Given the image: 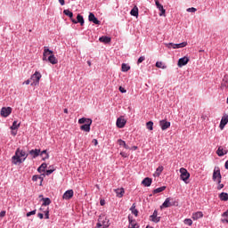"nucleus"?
Listing matches in <instances>:
<instances>
[{"label": "nucleus", "instance_id": "obj_47", "mask_svg": "<svg viewBox=\"0 0 228 228\" xmlns=\"http://www.w3.org/2000/svg\"><path fill=\"white\" fill-rule=\"evenodd\" d=\"M45 220H49V208L44 211Z\"/></svg>", "mask_w": 228, "mask_h": 228}, {"label": "nucleus", "instance_id": "obj_44", "mask_svg": "<svg viewBox=\"0 0 228 228\" xmlns=\"http://www.w3.org/2000/svg\"><path fill=\"white\" fill-rule=\"evenodd\" d=\"M165 45L167 49H175V44L174 43H167Z\"/></svg>", "mask_w": 228, "mask_h": 228}, {"label": "nucleus", "instance_id": "obj_57", "mask_svg": "<svg viewBox=\"0 0 228 228\" xmlns=\"http://www.w3.org/2000/svg\"><path fill=\"white\" fill-rule=\"evenodd\" d=\"M105 204H106V200H100V205L101 206H105Z\"/></svg>", "mask_w": 228, "mask_h": 228}, {"label": "nucleus", "instance_id": "obj_45", "mask_svg": "<svg viewBox=\"0 0 228 228\" xmlns=\"http://www.w3.org/2000/svg\"><path fill=\"white\" fill-rule=\"evenodd\" d=\"M163 166H159L157 170H156V174L157 175H161V172H163Z\"/></svg>", "mask_w": 228, "mask_h": 228}, {"label": "nucleus", "instance_id": "obj_7", "mask_svg": "<svg viewBox=\"0 0 228 228\" xmlns=\"http://www.w3.org/2000/svg\"><path fill=\"white\" fill-rule=\"evenodd\" d=\"M53 52L49 49V47L45 46L44 47V53H43V61H47V57L48 56H53Z\"/></svg>", "mask_w": 228, "mask_h": 228}, {"label": "nucleus", "instance_id": "obj_16", "mask_svg": "<svg viewBox=\"0 0 228 228\" xmlns=\"http://www.w3.org/2000/svg\"><path fill=\"white\" fill-rule=\"evenodd\" d=\"M128 222H129L128 228H138V227H140L138 225V223H136V220L133 219V217H131V216H128Z\"/></svg>", "mask_w": 228, "mask_h": 228}, {"label": "nucleus", "instance_id": "obj_22", "mask_svg": "<svg viewBox=\"0 0 228 228\" xmlns=\"http://www.w3.org/2000/svg\"><path fill=\"white\" fill-rule=\"evenodd\" d=\"M142 184H143V186H146L147 188H149V186H151V184H152V178H149L146 177L142 181Z\"/></svg>", "mask_w": 228, "mask_h": 228}, {"label": "nucleus", "instance_id": "obj_46", "mask_svg": "<svg viewBox=\"0 0 228 228\" xmlns=\"http://www.w3.org/2000/svg\"><path fill=\"white\" fill-rule=\"evenodd\" d=\"M187 12L189 13H195V12H197V8H194V7L188 8Z\"/></svg>", "mask_w": 228, "mask_h": 228}, {"label": "nucleus", "instance_id": "obj_37", "mask_svg": "<svg viewBox=\"0 0 228 228\" xmlns=\"http://www.w3.org/2000/svg\"><path fill=\"white\" fill-rule=\"evenodd\" d=\"M45 154V157H43L42 160L45 161V159H49V153L47 152V150H44L43 151H40L39 156H44Z\"/></svg>", "mask_w": 228, "mask_h": 228}, {"label": "nucleus", "instance_id": "obj_23", "mask_svg": "<svg viewBox=\"0 0 228 228\" xmlns=\"http://www.w3.org/2000/svg\"><path fill=\"white\" fill-rule=\"evenodd\" d=\"M115 193L118 199H122L124 197V193H126V191H124V188L116 189Z\"/></svg>", "mask_w": 228, "mask_h": 228}, {"label": "nucleus", "instance_id": "obj_60", "mask_svg": "<svg viewBox=\"0 0 228 228\" xmlns=\"http://www.w3.org/2000/svg\"><path fill=\"white\" fill-rule=\"evenodd\" d=\"M31 83V80L28 79L25 82H23V85H29Z\"/></svg>", "mask_w": 228, "mask_h": 228}, {"label": "nucleus", "instance_id": "obj_11", "mask_svg": "<svg viewBox=\"0 0 228 228\" xmlns=\"http://www.w3.org/2000/svg\"><path fill=\"white\" fill-rule=\"evenodd\" d=\"M90 126H92V119H88L87 123H85L80 126V129L86 133H90Z\"/></svg>", "mask_w": 228, "mask_h": 228}, {"label": "nucleus", "instance_id": "obj_21", "mask_svg": "<svg viewBox=\"0 0 228 228\" xmlns=\"http://www.w3.org/2000/svg\"><path fill=\"white\" fill-rule=\"evenodd\" d=\"M228 124V116H224L221 119V122H220V125H219V127L221 129H224V127H225V126H227Z\"/></svg>", "mask_w": 228, "mask_h": 228}, {"label": "nucleus", "instance_id": "obj_41", "mask_svg": "<svg viewBox=\"0 0 228 228\" xmlns=\"http://www.w3.org/2000/svg\"><path fill=\"white\" fill-rule=\"evenodd\" d=\"M154 123L152 121H149L146 123V127L149 129V131H152L154 129L153 127Z\"/></svg>", "mask_w": 228, "mask_h": 228}, {"label": "nucleus", "instance_id": "obj_31", "mask_svg": "<svg viewBox=\"0 0 228 228\" xmlns=\"http://www.w3.org/2000/svg\"><path fill=\"white\" fill-rule=\"evenodd\" d=\"M38 179H40L39 186H42V183H44V178L38 175H35L32 176V181H34V182L38 181Z\"/></svg>", "mask_w": 228, "mask_h": 228}, {"label": "nucleus", "instance_id": "obj_39", "mask_svg": "<svg viewBox=\"0 0 228 228\" xmlns=\"http://www.w3.org/2000/svg\"><path fill=\"white\" fill-rule=\"evenodd\" d=\"M19 127H20V123L13 121L12 126H11L12 131H15L16 129H19Z\"/></svg>", "mask_w": 228, "mask_h": 228}, {"label": "nucleus", "instance_id": "obj_15", "mask_svg": "<svg viewBox=\"0 0 228 228\" xmlns=\"http://www.w3.org/2000/svg\"><path fill=\"white\" fill-rule=\"evenodd\" d=\"M88 20L89 22H94V24H101V21L95 17L94 12H89Z\"/></svg>", "mask_w": 228, "mask_h": 228}, {"label": "nucleus", "instance_id": "obj_51", "mask_svg": "<svg viewBox=\"0 0 228 228\" xmlns=\"http://www.w3.org/2000/svg\"><path fill=\"white\" fill-rule=\"evenodd\" d=\"M53 172H54V169H48L45 171V175H51V174H53Z\"/></svg>", "mask_w": 228, "mask_h": 228}, {"label": "nucleus", "instance_id": "obj_5", "mask_svg": "<svg viewBox=\"0 0 228 228\" xmlns=\"http://www.w3.org/2000/svg\"><path fill=\"white\" fill-rule=\"evenodd\" d=\"M180 179L185 183V184H188V179H190V174L188 173V170L184 167L180 168Z\"/></svg>", "mask_w": 228, "mask_h": 228}, {"label": "nucleus", "instance_id": "obj_26", "mask_svg": "<svg viewBox=\"0 0 228 228\" xmlns=\"http://www.w3.org/2000/svg\"><path fill=\"white\" fill-rule=\"evenodd\" d=\"M118 145H119L120 147H124V149H126V150L131 149V148H129V145H127V144L126 143V141H124V140H122V139H118Z\"/></svg>", "mask_w": 228, "mask_h": 228}, {"label": "nucleus", "instance_id": "obj_48", "mask_svg": "<svg viewBox=\"0 0 228 228\" xmlns=\"http://www.w3.org/2000/svg\"><path fill=\"white\" fill-rule=\"evenodd\" d=\"M184 224H185L186 225H192L193 221H191V219H185V220H184Z\"/></svg>", "mask_w": 228, "mask_h": 228}, {"label": "nucleus", "instance_id": "obj_25", "mask_svg": "<svg viewBox=\"0 0 228 228\" xmlns=\"http://www.w3.org/2000/svg\"><path fill=\"white\" fill-rule=\"evenodd\" d=\"M155 4L157 6V8H159V12H161V13L159 14L160 17L165 15V9L163 8V5L161 4H159V1H156Z\"/></svg>", "mask_w": 228, "mask_h": 228}, {"label": "nucleus", "instance_id": "obj_10", "mask_svg": "<svg viewBox=\"0 0 228 228\" xmlns=\"http://www.w3.org/2000/svg\"><path fill=\"white\" fill-rule=\"evenodd\" d=\"M74 197V191L73 190H68L64 192L62 195V199L64 200H70Z\"/></svg>", "mask_w": 228, "mask_h": 228}, {"label": "nucleus", "instance_id": "obj_9", "mask_svg": "<svg viewBox=\"0 0 228 228\" xmlns=\"http://www.w3.org/2000/svg\"><path fill=\"white\" fill-rule=\"evenodd\" d=\"M126 124H127V120L122 118H117L116 125H117V127H118L119 129L126 127Z\"/></svg>", "mask_w": 228, "mask_h": 228}, {"label": "nucleus", "instance_id": "obj_14", "mask_svg": "<svg viewBox=\"0 0 228 228\" xmlns=\"http://www.w3.org/2000/svg\"><path fill=\"white\" fill-rule=\"evenodd\" d=\"M188 61H190V59L186 56L183 57V58H180L178 60V67H184V65H188Z\"/></svg>", "mask_w": 228, "mask_h": 228}, {"label": "nucleus", "instance_id": "obj_58", "mask_svg": "<svg viewBox=\"0 0 228 228\" xmlns=\"http://www.w3.org/2000/svg\"><path fill=\"white\" fill-rule=\"evenodd\" d=\"M6 215V211H1L0 212V217L3 218Z\"/></svg>", "mask_w": 228, "mask_h": 228}, {"label": "nucleus", "instance_id": "obj_27", "mask_svg": "<svg viewBox=\"0 0 228 228\" xmlns=\"http://www.w3.org/2000/svg\"><path fill=\"white\" fill-rule=\"evenodd\" d=\"M220 200H223L224 202H227L228 200V193L227 192H221L219 194Z\"/></svg>", "mask_w": 228, "mask_h": 228}, {"label": "nucleus", "instance_id": "obj_64", "mask_svg": "<svg viewBox=\"0 0 228 228\" xmlns=\"http://www.w3.org/2000/svg\"><path fill=\"white\" fill-rule=\"evenodd\" d=\"M146 228H154V227L148 225V226H146Z\"/></svg>", "mask_w": 228, "mask_h": 228}, {"label": "nucleus", "instance_id": "obj_35", "mask_svg": "<svg viewBox=\"0 0 228 228\" xmlns=\"http://www.w3.org/2000/svg\"><path fill=\"white\" fill-rule=\"evenodd\" d=\"M42 200H43L42 208H44V206H50L51 205V199L42 198Z\"/></svg>", "mask_w": 228, "mask_h": 228}, {"label": "nucleus", "instance_id": "obj_43", "mask_svg": "<svg viewBox=\"0 0 228 228\" xmlns=\"http://www.w3.org/2000/svg\"><path fill=\"white\" fill-rule=\"evenodd\" d=\"M156 67H157L158 69H167V66L164 65L163 62H161V61H157V62H156Z\"/></svg>", "mask_w": 228, "mask_h": 228}, {"label": "nucleus", "instance_id": "obj_49", "mask_svg": "<svg viewBox=\"0 0 228 228\" xmlns=\"http://www.w3.org/2000/svg\"><path fill=\"white\" fill-rule=\"evenodd\" d=\"M142 61H145V56L139 57L137 61L138 65H140V63H142Z\"/></svg>", "mask_w": 228, "mask_h": 228}, {"label": "nucleus", "instance_id": "obj_6", "mask_svg": "<svg viewBox=\"0 0 228 228\" xmlns=\"http://www.w3.org/2000/svg\"><path fill=\"white\" fill-rule=\"evenodd\" d=\"M0 115L4 117V118L10 117V115H12V107H3L0 110Z\"/></svg>", "mask_w": 228, "mask_h": 228}, {"label": "nucleus", "instance_id": "obj_29", "mask_svg": "<svg viewBox=\"0 0 228 228\" xmlns=\"http://www.w3.org/2000/svg\"><path fill=\"white\" fill-rule=\"evenodd\" d=\"M130 211L132 215H134V216H138V209H136V203H134L132 207L130 208Z\"/></svg>", "mask_w": 228, "mask_h": 228}, {"label": "nucleus", "instance_id": "obj_4", "mask_svg": "<svg viewBox=\"0 0 228 228\" xmlns=\"http://www.w3.org/2000/svg\"><path fill=\"white\" fill-rule=\"evenodd\" d=\"M212 179L213 181L217 183V184H220V183H222V174L220 173V167H216L214 168Z\"/></svg>", "mask_w": 228, "mask_h": 228}, {"label": "nucleus", "instance_id": "obj_38", "mask_svg": "<svg viewBox=\"0 0 228 228\" xmlns=\"http://www.w3.org/2000/svg\"><path fill=\"white\" fill-rule=\"evenodd\" d=\"M130 14H131L133 17H138V7H137V6H134V7L131 10Z\"/></svg>", "mask_w": 228, "mask_h": 228}, {"label": "nucleus", "instance_id": "obj_40", "mask_svg": "<svg viewBox=\"0 0 228 228\" xmlns=\"http://www.w3.org/2000/svg\"><path fill=\"white\" fill-rule=\"evenodd\" d=\"M167 190V186H162V187H159L157 189H155L153 191V193L156 194V193H161V191H165Z\"/></svg>", "mask_w": 228, "mask_h": 228}, {"label": "nucleus", "instance_id": "obj_63", "mask_svg": "<svg viewBox=\"0 0 228 228\" xmlns=\"http://www.w3.org/2000/svg\"><path fill=\"white\" fill-rule=\"evenodd\" d=\"M223 222L228 224V219H224Z\"/></svg>", "mask_w": 228, "mask_h": 228}, {"label": "nucleus", "instance_id": "obj_62", "mask_svg": "<svg viewBox=\"0 0 228 228\" xmlns=\"http://www.w3.org/2000/svg\"><path fill=\"white\" fill-rule=\"evenodd\" d=\"M132 150H133V151H137V150H138V146H133V147H132Z\"/></svg>", "mask_w": 228, "mask_h": 228}, {"label": "nucleus", "instance_id": "obj_18", "mask_svg": "<svg viewBox=\"0 0 228 228\" xmlns=\"http://www.w3.org/2000/svg\"><path fill=\"white\" fill-rule=\"evenodd\" d=\"M46 61L52 63V65H56L58 63V59L54 56V54L49 55L48 58L46 57Z\"/></svg>", "mask_w": 228, "mask_h": 228}, {"label": "nucleus", "instance_id": "obj_12", "mask_svg": "<svg viewBox=\"0 0 228 228\" xmlns=\"http://www.w3.org/2000/svg\"><path fill=\"white\" fill-rule=\"evenodd\" d=\"M151 221L153 222L154 224H159V222L161 221V217L158 216V211L154 210L153 214L150 216Z\"/></svg>", "mask_w": 228, "mask_h": 228}, {"label": "nucleus", "instance_id": "obj_17", "mask_svg": "<svg viewBox=\"0 0 228 228\" xmlns=\"http://www.w3.org/2000/svg\"><path fill=\"white\" fill-rule=\"evenodd\" d=\"M28 154L35 159L40 156V149L30 150Z\"/></svg>", "mask_w": 228, "mask_h": 228}, {"label": "nucleus", "instance_id": "obj_33", "mask_svg": "<svg viewBox=\"0 0 228 228\" xmlns=\"http://www.w3.org/2000/svg\"><path fill=\"white\" fill-rule=\"evenodd\" d=\"M188 45V42H182L179 44L175 45V49H183V47H186Z\"/></svg>", "mask_w": 228, "mask_h": 228}, {"label": "nucleus", "instance_id": "obj_56", "mask_svg": "<svg viewBox=\"0 0 228 228\" xmlns=\"http://www.w3.org/2000/svg\"><path fill=\"white\" fill-rule=\"evenodd\" d=\"M61 6H65V0H58Z\"/></svg>", "mask_w": 228, "mask_h": 228}, {"label": "nucleus", "instance_id": "obj_55", "mask_svg": "<svg viewBox=\"0 0 228 228\" xmlns=\"http://www.w3.org/2000/svg\"><path fill=\"white\" fill-rule=\"evenodd\" d=\"M217 184H218L217 190H222V188H224V184L223 183H219Z\"/></svg>", "mask_w": 228, "mask_h": 228}, {"label": "nucleus", "instance_id": "obj_30", "mask_svg": "<svg viewBox=\"0 0 228 228\" xmlns=\"http://www.w3.org/2000/svg\"><path fill=\"white\" fill-rule=\"evenodd\" d=\"M170 206H172V203H170V198H167L160 208H170Z\"/></svg>", "mask_w": 228, "mask_h": 228}, {"label": "nucleus", "instance_id": "obj_20", "mask_svg": "<svg viewBox=\"0 0 228 228\" xmlns=\"http://www.w3.org/2000/svg\"><path fill=\"white\" fill-rule=\"evenodd\" d=\"M227 152H228L227 150H224V147H222V146H219L216 151V154L220 158H222L223 156H225V154H227Z\"/></svg>", "mask_w": 228, "mask_h": 228}, {"label": "nucleus", "instance_id": "obj_2", "mask_svg": "<svg viewBox=\"0 0 228 228\" xmlns=\"http://www.w3.org/2000/svg\"><path fill=\"white\" fill-rule=\"evenodd\" d=\"M110 225V219L104 216H100L95 228H108Z\"/></svg>", "mask_w": 228, "mask_h": 228}, {"label": "nucleus", "instance_id": "obj_52", "mask_svg": "<svg viewBox=\"0 0 228 228\" xmlns=\"http://www.w3.org/2000/svg\"><path fill=\"white\" fill-rule=\"evenodd\" d=\"M119 92H121V94H126V92H127V90H126V88L119 86Z\"/></svg>", "mask_w": 228, "mask_h": 228}, {"label": "nucleus", "instance_id": "obj_59", "mask_svg": "<svg viewBox=\"0 0 228 228\" xmlns=\"http://www.w3.org/2000/svg\"><path fill=\"white\" fill-rule=\"evenodd\" d=\"M37 216H38V218H40V220H42L44 218V214L38 213Z\"/></svg>", "mask_w": 228, "mask_h": 228}, {"label": "nucleus", "instance_id": "obj_61", "mask_svg": "<svg viewBox=\"0 0 228 228\" xmlns=\"http://www.w3.org/2000/svg\"><path fill=\"white\" fill-rule=\"evenodd\" d=\"M223 216H226V218H228V210L224 213H223Z\"/></svg>", "mask_w": 228, "mask_h": 228}, {"label": "nucleus", "instance_id": "obj_19", "mask_svg": "<svg viewBox=\"0 0 228 228\" xmlns=\"http://www.w3.org/2000/svg\"><path fill=\"white\" fill-rule=\"evenodd\" d=\"M221 88L223 90H227V88H228V75H225L224 77L222 84H221Z\"/></svg>", "mask_w": 228, "mask_h": 228}, {"label": "nucleus", "instance_id": "obj_28", "mask_svg": "<svg viewBox=\"0 0 228 228\" xmlns=\"http://www.w3.org/2000/svg\"><path fill=\"white\" fill-rule=\"evenodd\" d=\"M202 216H204V214H202L201 211H198V212H195L194 214H192V218L194 220H199V218H202Z\"/></svg>", "mask_w": 228, "mask_h": 228}, {"label": "nucleus", "instance_id": "obj_53", "mask_svg": "<svg viewBox=\"0 0 228 228\" xmlns=\"http://www.w3.org/2000/svg\"><path fill=\"white\" fill-rule=\"evenodd\" d=\"M92 143H94V146H97L99 142L97 141V139H93Z\"/></svg>", "mask_w": 228, "mask_h": 228}, {"label": "nucleus", "instance_id": "obj_50", "mask_svg": "<svg viewBox=\"0 0 228 228\" xmlns=\"http://www.w3.org/2000/svg\"><path fill=\"white\" fill-rule=\"evenodd\" d=\"M32 215H37V209H34V210L27 213V216H31Z\"/></svg>", "mask_w": 228, "mask_h": 228}, {"label": "nucleus", "instance_id": "obj_8", "mask_svg": "<svg viewBox=\"0 0 228 228\" xmlns=\"http://www.w3.org/2000/svg\"><path fill=\"white\" fill-rule=\"evenodd\" d=\"M71 22H73V24H80V26H85V19L83 18V15L81 14H77V20L75 19H71Z\"/></svg>", "mask_w": 228, "mask_h": 228}, {"label": "nucleus", "instance_id": "obj_3", "mask_svg": "<svg viewBox=\"0 0 228 228\" xmlns=\"http://www.w3.org/2000/svg\"><path fill=\"white\" fill-rule=\"evenodd\" d=\"M40 79H42V74L38 71H36L30 77V81H32L30 86H37V85H40Z\"/></svg>", "mask_w": 228, "mask_h": 228}, {"label": "nucleus", "instance_id": "obj_36", "mask_svg": "<svg viewBox=\"0 0 228 228\" xmlns=\"http://www.w3.org/2000/svg\"><path fill=\"white\" fill-rule=\"evenodd\" d=\"M45 168H47V164H46V163H43V164H41V166L37 168V172H39V174H42V172H45Z\"/></svg>", "mask_w": 228, "mask_h": 228}, {"label": "nucleus", "instance_id": "obj_24", "mask_svg": "<svg viewBox=\"0 0 228 228\" xmlns=\"http://www.w3.org/2000/svg\"><path fill=\"white\" fill-rule=\"evenodd\" d=\"M99 42H102L103 44H110V42H111V37L102 36V37H99Z\"/></svg>", "mask_w": 228, "mask_h": 228}, {"label": "nucleus", "instance_id": "obj_42", "mask_svg": "<svg viewBox=\"0 0 228 228\" xmlns=\"http://www.w3.org/2000/svg\"><path fill=\"white\" fill-rule=\"evenodd\" d=\"M88 120H92V118H82L78 119V124H87Z\"/></svg>", "mask_w": 228, "mask_h": 228}, {"label": "nucleus", "instance_id": "obj_32", "mask_svg": "<svg viewBox=\"0 0 228 228\" xmlns=\"http://www.w3.org/2000/svg\"><path fill=\"white\" fill-rule=\"evenodd\" d=\"M121 70L122 72H129V70H131V66L127 65L126 63H123L121 65Z\"/></svg>", "mask_w": 228, "mask_h": 228}, {"label": "nucleus", "instance_id": "obj_34", "mask_svg": "<svg viewBox=\"0 0 228 228\" xmlns=\"http://www.w3.org/2000/svg\"><path fill=\"white\" fill-rule=\"evenodd\" d=\"M64 15H67V17H69L70 20H72V18L74 17V13L70 12L69 9H65L63 11Z\"/></svg>", "mask_w": 228, "mask_h": 228}, {"label": "nucleus", "instance_id": "obj_13", "mask_svg": "<svg viewBox=\"0 0 228 228\" xmlns=\"http://www.w3.org/2000/svg\"><path fill=\"white\" fill-rule=\"evenodd\" d=\"M159 126L161 127L162 131H167L168 127H170V122L165 119L159 121Z\"/></svg>", "mask_w": 228, "mask_h": 228}, {"label": "nucleus", "instance_id": "obj_54", "mask_svg": "<svg viewBox=\"0 0 228 228\" xmlns=\"http://www.w3.org/2000/svg\"><path fill=\"white\" fill-rule=\"evenodd\" d=\"M120 156H122V158H127V153L121 151Z\"/></svg>", "mask_w": 228, "mask_h": 228}, {"label": "nucleus", "instance_id": "obj_1", "mask_svg": "<svg viewBox=\"0 0 228 228\" xmlns=\"http://www.w3.org/2000/svg\"><path fill=\"white\" fill-rule=\"evenodd\" d=\"M28 158V154L18 148L15 151L14 156H12V163L13 165H19L20 163H24L26 159Z\"/></svg>", "mask_w": 228, "mask_h": 228}]
</instances>
